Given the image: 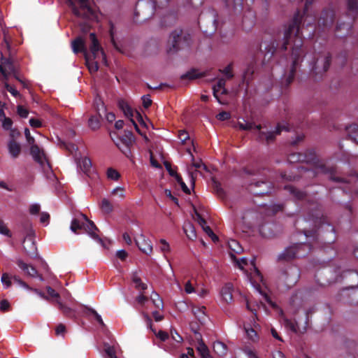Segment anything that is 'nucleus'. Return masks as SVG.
Instances as JSON below:
<instances>
[{"mask_svg": "<svg viewBox=\"0 0 358 358\" xmlns=\"http://www.w3.org/2000/svg\"><path fill=\"white\" fill-rule=\"evenodd\" d=\"M151 299L154 306L158 308H163V302L159 294L156 292H152Z\"/></svg>", "mask_w": 358, "mask_h": 358, "instance_id": "obj_37", "label": "nucleus"}, {"mask_svg": "<svg viewBox=\"0 0 358 358\" xmlns=\"http://www.w3.org/2000/svg\"><path fill=\"white\" fill-rule=\"evenodd\" d=\"M182 29H177L173 31L171 33L168 41L169 45H171L169 51H175L178 50L182 43Z\"/></svg>", "mask_w": 358, "mask_h": 358, "instance_id": "obj_10", "label": "nucleus"}, {"mask_svg": "<svg viewBox=\"0 0 358 358\" xmlns=\"http://www.w3.org/2000/svg\"><path fill=\"white\" fill-rule=\"evenodd\" d=\"M89 311L93 314L96 320V321L102 326L104 325L103 321L101 317V315L94 309L90 308Z\"/></svg>", "mask_w": 358, "mask_h": 358, "instance_id": "obj_53", "label": "nucleus"}, {"mask_svg": "<svg viewBox=\"0 0 358 358\" xmlns=\"http://www.w3.org/2000/svg\"><path fill=\"white\" fill-rule=\"evenodd\" d=\"M131 280L136 289L139 290H145L147 289V285L141 280L140 272H134L132 273Z\"/></svg>", "mask_w": 358, "mask_h": 358, "instance_id": "obj_23", "label": "nucleus"}, {"mask_svg": "<svg viewBox=\"0 0 358 358\" xmlns=\"http://www.w3.org/2000/svg\"><path fill=\"white\" fill-rule=\"evenodd\" d=\"M23 248L27 254L31 257H35L37 254V248L34 239V232L31 231L24 238Z\"/></svg>", "mask_w": 358, "mask_h": 358, "instance_id": "obj_11", "label": "nucleus"}, {"mask_svg": "<svg viewBox=\"0 0 358 358\" xmlns=\"http://www.w3.org/2000/svg\"><path fill=\"white\" fill-rule=\"evenodd\" d=\"M2 121V126L5 129H10L12 126V120L5 116L1 120Z\"/></svg>", "mask_w": 358, "mask_h": 358, "instance_id": "obj_45", "label": "nucleus"}, {"mask_svg": "<svg viewBox=\"0 0 358 358\" xmlns=\"http://www.w3.org/2000/svg\"><path fill=\"white\" fill-rule=\"evenodd\" d=\"M228 244L231 252H234L235 254H240L243 251L242 247L236 240H230Z\"/></svg>", "mask_w": 358, "mask_h": 358, "instance_id": "obj_32", "label": "nucleus"}, {"mask_svg": "<svg viewBox=\"0 0 358 358\" xmlns=\"http://www.w3.org/2000/svg\"><path fill=\"white\" fill-rule=\"evenodd\" d=\"M24 134H25V137H26L27 141L29 143V145H30L31 146L34 145L35 139L33 136H31L29 129L26 128L24 129Z\"/></svg>", "mask_w": 358, "mask_h": 358, "instance_id": "obj_43", "label": "nucleus"}, {"mask_svg": "<svg viewBox=\"0 0 358 358\" xmlns=\"http://www.w3.org/2000/svg\"><path fill=\"white\" fill-rule=\"evenodd\" d=\"M101 208L105 213H110L113 210L111 203L107 199H102Z\"/></svg>", "mask_w": 358, "mask_h": 358, "instance_id": "obj_34", "label": "nucleus"}, {"mask_svg": "<svg viewBox=\"0 0 358 358\" xmlns=\"http://www.w3.org/2000/svg\"><path fill=\"white\" fill-rule=\"evenodd\" d=\"M310 251V246L308 243H297L285 250L279 255V259H289L295 257H305Z\"/></svg>", "mask_w": 358, "mask_h": 358, "instance_id": "obj_5", "label": "nucleus"}, {"mask_svg": "<svg viewBox=\"0 0 358 358\" xmlns=\"http://www.w3.org/2000/svg\"><path fill=\"white\" fill-rule=\"evenodd\" d=\"M82 218L85 221V227H83V230L87 232L93 239L103 246L102 240L99 238L94 232V231L96 230V227L92 221H90L85 215H82Z\"/></svg>", "mask_w": 358, "mask_h": 358, "instance_id": "obj_13", "label": "nucleus"}, {"mask_svg": "<svg viewBox=\"0 0 358 358\" xmlns=\"http://www.w3.org/2000/svg\"><path fill=\"white\" fill-rule=\"evenodd\" d=\"M159 245V250L162 252L164 253V257H166L165 254L171 251V247L165 239H160Z\"/></svg>", "mask_w": 358, "mask_h": 358, "instance_id": "obj_38", "label": "nucleus"}, {"mask_svg": "<svg viewBox=\"0 0 358 358\" xmlns=\"http://www.w3.org/2000/svg\"><path fill=\"white\" fill-rule=\"evenodd\" d=\"M10 306L9 302L6 300H2L0 303V310L1 311H6Z\"/></svg>", "mask_w": 358, "mask_h": 358, "instance_id": "obj_62", "label": "nucleus"}, {"mask_svg": "<svg viewBox=\"0 0 358 358\" xmlns=\"http://www.w3.org/2000/svg\"><path fill=\"white\" fill-rule=\"evenodd\" d=\"M50 218V215L47 213H42L40 217V222L43 224H47Z\"/></svg>", "mask_w": 358, "mask_h": 358, "instance_id": "obj_60", "label": "nucleus"}, {"mask_svg": "<svg viewBox=\"0 0 358 358\" xmlns=\"http://www.w3.org/2000/svg\"><path fill=\"white\" fill-rule=\"evenodd\" d=\"M107 176L109 179L117 180L120 178V173L112 168L107 170Z\"/></svg>", "mask_w": 358, "mask_h": 358, "instance_id": "obj_40", "label": "nucleus"}, {"mask_svg": "<svg viewBox=\"0 0 358 358\" xmlns=\"http://www.w3.org/2000/svg\"><path fill=\"white\" fill-rule=\"evenodd\" d=\"M223 73L228 78H231L233 76L232 72H231V67L230 66H228L223 70Z\"/></svg>", "mask_w": 358, "mask_h": 358, "instance_id": "obj_64", "label": "nucleus"}, {"mask_svg": "<svg viewBox=\"0 0 358 358\" xmlns=\"http://www.w3.org/2000/svg\"><path fill=\"white\" fill-rule=\"evenodd\" d=\"M89 127L93 129L96 130L100 127V120L98 116H92L88 120Z\"/></svg>", "mask_w": 358, "mask_h": 358, "instance_id": "obj_35", "label": "nucleus"}, {"mask_svg": "<svg viewBox=\"0 0 358 358\" xmlns=\"http://www.w3.org/2000/svg\"><path fill=\"white\" fill-rule=\"evenodd\" d=\"M299 278V270L296 267L288 268L279 277V282L289 288L294 285Z\"/></svg>", "mask_w": 358, "mask_h": 358, "instance_id": "obj_6", "label": "nucleus"}, {"mask_svg": "<svg viewBox=\"0 0 358 358\" xmlns=\"http://www.w3.org/2000/svg\"><path fill=\"white\" fill-rule=\"evenodd\" d=\"M194 219L198 222V223L202 227V229L207 226L205 220L203 217H201V215L198 213L196 211H195Z\"/></svg>", "mask_w": 358, "mask_h": 358, "instance_id": "obj_46", "label": "nucleus"}, {"mask_svg": "<svg viewBox=\"0 0 358 358\" xmlns=\"http://www.w3.org/2000/svg\"><path fill=\"white\" fill-rule=\"evenodd\" d=\"M41 209V206L39 203H34L30 205L29 206V213L31 215H36L39 213Z\"/></svg>", "mask_w": 358, "mask_h": 358, "instance_id": "obj_42", "label": "nucleus"}, {"mask_svg": "<svg viewBox=\"0 0 358 358\" xmlns=\"http://www.w3.org/2000/svg\"><path fill=\"white\" fill-rule=\"evenodd\" d=\"M236 127L241 130H254L259 141L265 140L268 143L272 141L275 138V136L279 134L281 131H288L287 124L286 122H282L278 124L275 131L265 133L261 131V125H255L254 123L247 122L244 119L238 120Z\"/></svg>", "mask_w": 358, "mask_h": 358, "instance_id": "obj_2", "label": "nucleus"}, {"mask_svg": "<svg viewBox=\"0 0 358 358\" xmlns=\"http://www.w3.org/2000/svg\"><path fill=\"white\" fill-rule=\"evenodd\" d=\"M5 87L13 96L17 97L20 95L19 92L15 87L9 85L7 83H5Z\"/></svg>", "mask_w": 358, "mask_h": 358, "instance_id": "obj_49", "label": "nucleus"}, {"mask_svg": "<svg viewBox=\"0 0 358 358\" xmlns=\"http://www.w3.org/2000/svg\"><path fill=\"white\" fill-rule=\"evenodd\" d=\"M29 124L34 128H38L42 126V123L39 120L34 118L29 120Z\"/></svg>", "mask_w": 358, "mask_h": 358, "instance_id": "obj_57", "label": "nucleus"}, {"mask_svg": "<svg viewBox=\"0 0 358 358\" xmlns=\"http://www.w3.org/2000/svg\"><path fill=\"white\" fill-rule=\"evenodd\" d=\"M164 166L169 174L176 178V174H177V173L171 169V164L169 162H165Z\"/></svg>", "mask_w": 358, "mask_h": 358, "instance_id": "obj_63", "label": "nucleus"}, {"mask_svg": "<svg viewBox=\"0 0 358 358\" xmlns=\"http://www.w3.org/2000/svg\"><path fill=\"white\" fill-rule=\"evenodd\" d=\"M183 229L188 238L194 240L196 238V233L194 225L189 222H185L183 226Z\"/></svg>", "mask_w": 358, "mask_h": 358, "instance_id": "obj_26", "label": "nucleus"}, {"mask_svg": "<svg viewBox=\"0 0 358 358\" xmlns=\"http://www.w3.org/2000/svg\"><path fill=\"white\" fill-rule=\"evenodd\" d=\"M46 290L48 294V298L52 297L57 299V303L59 306V308L64 313H68L71 311V308L66 306L59 299V294L55 292V289H53L50 287H47Z\"/></svg>", "mask_w": 358, "mask_h": 358, "instance_id": "obj_18", "label": "nucleus"}, {"mask_svg": "<svg viewBox=\"0 0 358 358\" xmlns=\"http://www.w3.org/2000/svg\"><path fill=\"white\" fill-rule=\"evenodd\" d=\"M85 221L82 218V215L80 218L73 219L71 222L70 229L73 233H77L78 229H83V227H85Z\"/></svg>", "mask_w": 358, "mask_h": 358, "instance_id": "obj_29", "label": "nucleus"}, {"mask_svg": "<svg viewBox=\"0 0 358 358\" xmlns=\"http://www.w3.org/2000/svg\"><path fill=\"white\" fill-rule=\"evenodd\" d=\"M216 117L219 120H226L230 118V113L223 111L218 113Z\"/></svg>", "mask_w": 358, "mask_h": 358, "instance_id": "obj_55", "label": "nucleus"}, {"mask_svg": "<svg viewBox=\"0 0 358 358\" xmlns=\"http://www.w3.org/2000/svg\"><path fill=\"white\" fill-rule=\"evenodd\" d=\"M203 230L208 235L209 237L215 242L217 241V236L213 233L211 229L207 225L206 227L203 228Z\"/></svg>", "mask_w": 358, "mask_h": 358, "instance_id": "obj_44", "label": "nucleus"}, {"mask_svg": "<svg viewBox=\"0 0 358 358\" xmlns=\"http://www.w3.org/2000/svg\"><path fill=\"white\" fill-rule=\"evenodd\" d=\"M196 339L198 341L196 350L199 352L201 358H213L210 354L209 350L206 345L204 343L200 334L195 332Z\"/></svg>", "mask_w": 358, "mask_h": 358, "instance_id": "obj_15", "label": "nucleus"}, {"mask_svg": "<svg viewBox=\"0 0 358 358\" xmlns=\"http://www.w3.org/2000/svg\"><path fill=\"white\" fill-rule=\"evenodd\" d=\"M143 104L145 108H148L152 104V100L149 95L142 96Z\"/></svg>", "mask_w": 358, "mask_h": 358, "instance_id": "obj_54", "label": "nucleus"}, {"mask_svg": "<svg viewBox=\"0 0 358 358\" xmlns=\"http://www.w3.org/2000/svg\"><path fill=\"white\" fill-rule=\"evenodd\" d=\"M90 38L92 44L90 47L92 57H90L87 54L85 55L86 64L90 73H94L99 69L98 63L101 62L105 65H107L106 57L100 47L99 41L94 33L90 34Z\"/></svg>", "mask_w": 358, "mask_h": 358, "instance_id": "obj_3", "label": "nucleus"}, {"mask_svg": "<svg viewBox=\"0 0 358 358\" xmlns=\"http://www.w3.org/2000/svg\"><path fill=\"white\" fill-rule=\"evenodd\" d=\"M80 170L86 175L89 176L92 169V162L89 158L82 157L78 162Z\"/></svg>", "mask_w": 358, "mask_h": 358, "instance_id": "obj_22", "label": "nucleus"}, {"mask_svg": "<svg viewBox=\"0 0 358 358\" xmlns=\"http://www.w3.org/2000/svg\"><path fill=\"white\" fill-rule=\"evenodd\" d=\"M176 180L179 183V185H180L181 189H182V191L184 192H185L186 194H189L190 193V189L187 187V186L183 182L182 178L179 175L176 174Z\"/></svg>", "mask_w": 358, "mask_h": 358, "instance_id": "obj_41", "label": "nucleus"}, {"mask_svg": "<svg viewBox=\"0 0 358 358\" xmlns=\"http://www.w3.org/2000/svg\"><path fill=\"white\" fill-rule=\"evenodd\" d=\"M13 280L15 282L17 283L20 287L29 289V287L24 282L22 281L19 277L16 275L13 276Z\"/></svg>", "mask_w": 358, "mask_h": 358, "instance_id": "obj_50", "label": "nucleus"}, {"mask_svg": "<svg viewBox=\"0 0 358 358\" xmlns=\"http://www.w3.org/2000/svg\"><path fill=\"white\" fill-rule=\"evenodd\" d=\"M104 350L110 358H117V357L115 355L116 352L114 347L110 346L108 344H105Z\"/></svg>", "mask_w": 358, "mask_h": 358, "instance_id": "obj_39", "label": "nucleus"}, {"mask_svg": "<svg viewBox=\"0 0 358 358\" xmlns=\"http://www.w3.org/2000/svg\"><path fill=\"white\" fill-rule=\"evenodd\" d=\"M17 114L21 117L25 118V117H27L28 116L29 111L25 108L22 106H17Z\"/></svg>", "mask_w": 358, "mask_h": 358, "instance_id": "obj_47", "label": "nucleus"}, {"mask_svg": "<svg viewBox=\"0 0 358 358\" xmlns=\"http://www.w3.org/2000/svg\"><path fill=\"white\" fill-rule=\"evenodd\" d=\"M178 137L182 143H185L189 138V135L186 131L181 130L179 131Z\"/></svg>", "mask_w": 358, "mask_h": 358, "instance_id": "obj_56", "label": "nucleus"}, {"mask_svg": "<svg viewBox=\"0 0 358 358\" xmlns=\"http://www.w3.org/2000/svg\"><path fill=\"white\" fill-rule=\"evenodd\" d=\"M243 352L248 358H258L257 355L250 349L246 348L243 350Z\"/></svg>", "mask_w": 358, "mask_h": 358, "instance_id": "obj_61", "label": "nucleus"}, {"mask_svg": "<svg viewBox=\"0 0 358 358\" xmlns=\"http://www.w3.org/2000/svg\"><path fill=\"white\" fill-rule=\"evenodd\" d=\"M71 46L74 53L83 52L85 55L87 54L85 41L80 37H78L76 39H75L72 42Z\"/></svg>", "mask_w": 358, "mask_h": 358, "instance_id": "obj_20", "label": "nucleus"}, {"mask_svg": "<svg viewBox=\"0 0 358 358\" xmlns=\"http://www.w3.org/2000/svg\"><path fill=\"white\" fill-rule=\"evenodd\" d=\"M118 106L123 111L124 115L127 116V117L130 118L131 122L134 124L136 130L139 133L138 127L132 118L134 116V112H133L131 108L124 100H120L118 101Z\"/></svg>", "mask_w": 358, "mask_h": 358, "instance_id": "obj_16", "label": "nucleus"}, {"mask_svg": "<svg viewBox=\"0 0 358 358\" xmlns=\"http://www.w3.org/2000/svg\"><path fill=\"white\" fill-rule=\"evenodd\" d=\"M185 291L187 294H192L196 292L194 286L189 280L185 284Z\"/></svg>", "mask_w": 358, "mask_h": 358, "instance_id": "obj_51", "label": "nucleus"}, {"mask_svg": "<svg viewBox=\"0 0 358 358\" xmlns=\"http://www.w3.org/2000/svg\"><path fill=\"white\" fill-rule=\"evenodd\" d=\"M230 257L236 262V266L247 273V276L255 289L262 294L259 282H262L263 277L255 266V260L248 261L245 257L238 259L232 252L230 253Z\"/></svg>", "mask_w": 358, "mask_h": 358, "instance_id": "obj_1", "label": "nucleus"}, {"mask_svg": "<svg viewBox=\"0 0 358 358\" xmlns=\"http://www.w3.org/2000/svg\"><path fill=\"white\" fill-rule=\"evenodd\" d=\"M8 150L12 157H17L20 152V145L15 141H11L8 143Z\"/></svg>", "mask_w": 358, "mask_h": 358, "instance_id": "obj_30", "label": "nucleus"}, {"mask_svg": "<svg viewBox=\"0 0 358 358\" xmlns=\"http://www.w3.org/2000/svg\"><path fill=\"white\" fill-rule=\"evenodd\" d=\"M0 234L7 236H10L9 229L2 221H0Z\"/></svg>", "mask_w": 358, "mask_h": 358, "instance_id": "obj_48", "label": "nucleus"}, {"mask_svg": "<svg viewBox=\"0 0 358 358\" xmlns=\"http://www.w3.org/2000/svg\"><path fill=\"white\" fill-rule=\"evenodd\" d=\"M17 264L27 275L31 278H38L41 281H43V278L38 273L36 269L31 265L26 264L21 259L17 260Z\"/></svg>", "mask_w": 358, "mask_h": 358, "instance_id": "obj_14", "label": "nucleus"}, {"mask_svg": "<svg viewBox=\"0 0 358 358\" xmlns=\"http://www.w3.org/2000/svg\"><path fill=\"white\" fill-rule=\"evenodd\" d=\"M348 9L352 12H355L357 9V3L356 0H348Z\"/></svg>", "mask_w": 358, "mask_h": 358, "instance_id": "obj_52", "label": "nucleus"}, {"mask_svg": "<svg viewBox=\"0 0 358 358\" xmlns=\"http://www.w3.org/2000/svg\"><path fill=\"white\" fill-rule=\"evenodd\" d=\"M0 71L6 78L8 76L15 73V68L13 63L9 59H1Z\"/></svg>", "mask_w": 358, "mask_h": 358, "instance_id": "obj_17", "label": "nucleus"}, {"mask_svg": "<svg viewBox=\"0 0 358 358\" xmlns=\"http://www.w3.org/2000/svg\"><path fill=\"white\" fill-rule=\"evenodd\" d=\"M232 291H233V285L231 283L226 284L220 291V295L222 296V300L227 303H229L233 300L232 296Z\"/></svg>", "mask_w": 358, "mask_h": 358, "instance_id": "obj_19", "label": "nucleus"}, {"mask_svg": "<svg viewBox=\"0 0 358 358\" xmlns=\"http://www.w3.org/2000/svg\"><path fill=\"white\" fill-rule=\"evenodd\" d=\"M31 155L36 162H37L45 171L50 169V165L45 157L43 150L40 149L36 144L31 146Z\"/></svg>", "mask_w": 358, "mask_h": 358, "instance_id": "obj_8", "label": "nucleus"}, {"mask_svg": "<svg viewBox=\"0 0 358 358\" xmlns=\"http://www.w3.org/2000/svg\"><path fill=\"white\" fill-rule=\"evenodd\" d=\"M143 317L147 321L148 324L150 326H151V319L148 316V315L147 313H143ZM150 329H152V332L156 335V336L159 338L162 341H165L169 338V335L166 332L163 331L156 332L155 329H152V327H150Z\"/></svg>", "mask_w": 358, "mask_h": 358, "instance_id": "obj_27", "label": "nucleus"}, {"mask_svg": "<svg viewBox=\"0 0 358 358\" xmlns=\"http://www.w3.org/2000/svg\"><path fill=\"white\" fill-rule=\"evenodd\" d=\"M330 65V57L326 56L323 58L318 59L316 62V69L320 72L326 71Z\"/></svg>", "mask_w": 358, "mask_h": 358, "instance_id": "obj_24", "label": "nucleus"}, {"mask_svg": "<svg viewBox=\"0 0 358 358\" xmlns=\"http://www.w3.org/2000/svg\"><path fill=\"white\" fill-rule=\"evenodd\" d=\"M111 194L118 200H122L125 197L124 189L122 187H117L111 192Z\"/></svg>", "mask_w": 358, "mask_h": 358, "instance_id": "obj_33", "label": "nucleus"}, {"mask_svg": "<svg viewBox=\"0 0 358 358\" xmlns=\"http://www.w3.org/2000/svg\"><path fill=\"white\" fill-rule=\"evenodd\" d=\"M213 350L219 356L223 357L227 354V345L220 341H216L213 343Z\"/></svg>", "mask_w": 358, "mask_h": 358, "instance_id": "obj_28", "label": "nucleus"}, {"mask_svg": "<svg viewBox=\"0 0 358 358\" xmlns=\"http://www.w3.org/2000/svg\"><path fill=\"white\" fill-rule=\"evenodd\" d=\"M66 2L68 3V5L72 8L73 13L76 16H80V12L78 10V8L76 7L73 1L72 0H66Z\"/></svg>", "mask_w": 358, "mask_h": 358, "instance_id": "obj_58", "label": "nucleus"}, {"mask_svg": "<svg viewBox=\"0 0 358 358\" xmlns=\"http://www.w3.org/2000/svg\"><path fill=\"white\" fill-rule=\"evenodd\" d=\"M192 157L193 161L192 166L194 167L196 169H198V171L200 173V174L203 175L201 171H200L201 166H203V162L201 161L194 162V157L192 156Z\"/></svg>", "mask_w": 358, "mask_h": 358, "instance_id": "obj_59", "label": "nucleus"}, {"mask_svg": "<svg viewBox=\"0 0 358 358\" xmlns=\"http://www.w3.org/2000/svg\"><path fill=\"white\" fill-rule=\"evenodd\" d=\"M345 295L349 298V303L352 304L358 303V287H355L350 289L346 290Z\"/></svg>", "mask_w": 358, "mask_h": 358, "instance_id": "obj_25", "label": "nucleus"}, {"mask_svg": "<svg viewBox=\"0 0 358 358\" xmlns=\"http://www.w3.org/2000/svg\"><path fill=\"white\" fill-rule=\"evenodd\" d=\"M225 80L223 78L219 79L217 84L213 87V95L220 103H222L218 97L219 94L227 93V90L224 88Z\"/></svg>", "mask_w": 358, "mask_h": 358, "instance_id": "obj_21", "label": "nucleus"}, {"mask_svg": "<svg viewBox=\"0 0 358 358\" xmlns=\"http://www.w3.org/2000/svg\"><path fill=\"white\" fill-rule=\"evenodd\" d=\"M247 337L248 339H250L252 342H257L258 341V335L257 331L251 327H248L246 326L244 327Z\"/></svg>", "mask_w": 358, "mask_h": 358, "instance_id": "obj_31", "label": "nucleus"}, {"mask_svg": "<svg viewBox=\"0 0 358 358\" xmlns=\"http://www.w3.org/2000/svg\"><path fill=\"white\" fill-rule=\"evenodd\" d=\"M303 15L297 13L293 19V22L288 28L285 31L284 39L285 43L284 48L287 49V45L289 43H294V48L297 49L301 46L302 41L299 34V24L302 22Z\"/></svg>", "mask_w": 358, "mask_h": 358, "instance_id": "obj_4", "label": "nucleus"}, {"mask_svg": "<svg viewBox=\"0 0 358 358\" xmlns=\"http://www.w3.org/2000/svg\"><path fill=\"white\" fill-rule=\"evenodd\" d=\"M135 242L138 249L143 253L150 255L152 252V244L143 234L135 237Z\"/></svg>", "mask_w": 358, "mask_h": 358, "instance_id": "obj_9", "label": "nucleus"}, {"mask_svg": "<svg viewBox=\"0 0 358 358\" xmlns=\"http://www.w3.org/2000/svg\"><path fill=\"white\" fill-rule=\"evenodd\" d=\"M13 280V276H10L7 273H4L1 275V282L3 284V286L5 289H7L11 285V280Z\"/></svg>", "mask_w": 358, "mask_h": 358, "instance_id": "obj_36", "label": "nucleus"}, {"mask_svg": "<svg viewBox=\"0 0 358 358\" xmlns=\"http://www.w3.org/2000/svg\"><path fill=\"white\" fill-rule=\"evenodd\" d=\"M155 10V3L152 0H141L137 3V12L144 15L146 19L152 15Z\"/></svg>", "mask_w": 358, "mask_h": 358, "instance_id": "obj_7", "label": "nucleus"}, {"mask_svg": "<svg viewBox=\"0 0 358 358\" xmlns=\"http://www.w3.org/2000/svg\"><path fill=\"white\" fill-rule=\"evenodd\" d=\"M134 142L133 136L131 133L120 139V142L117 143L116 145L119 149L127 156L129 157L131 154L130 146Z\"/></svg>", "mask_w": 358, "mask_h": 358, "instance_id": "obj_12", "label": "nucleus"}]
</instances>
